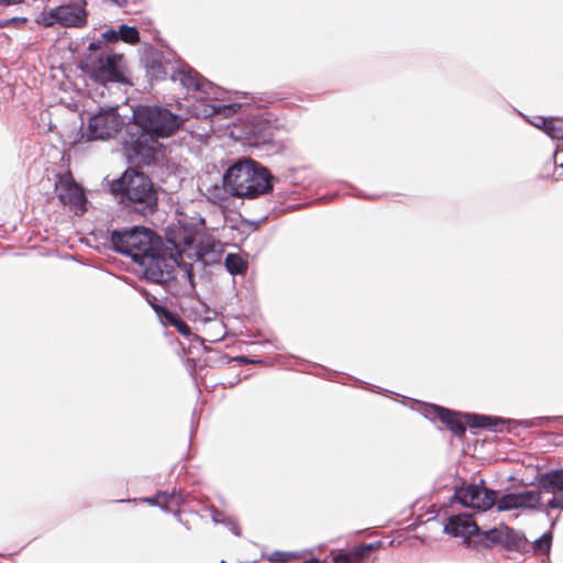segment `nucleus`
<instances>
[{"instance_id": "nucleus-1", "label": "nucleus", "mask_w": 563, "mask_h": 563, "mask_svg": "<svg viewBox=\"0 0 563 563\" xmlns=\"http://www.w3.org/2000/svg\"><path fill=\"white\" fill-rule=\"evenodd\" d=\"M181 115L157 106H139L132 121L125 125L122 151L131 164L153 165L161 144L156 139L168 137L184 123Z\"/></svg>"}, {"instance_id": "nucleus-2", "label": "nucleus", "mask_w": 563, "mask_h": 563, "mask_svg": "<svg viewBox=\"0 0 563 563\" xmlns=\"http://www.w3.org/2000/svg\"><path fill=\"white\" fill-rule=\"evenodd\" d=\"M139 265L147 282L162 286L172 296H190L195 291L191 265L181 264L180 258L169 251L164 241Z\"/></svg>"}, {"instance_id": "nucleus-3", "label": "nucleus", "mask_w": 563, "mask_h": 563, "mask_svg": "<svg viewBox=\"0 0 563 563\" xmlns=\"http://www.w3.org/2000/svg\"><path fill=\"white\" fill-rule=\"evenodd\" d=\"M273 179L267 167L250 157L234 161L222 176L224 190L243 199H256L271 192Z\"/></svg>"}, {"instance_id": "nucleus-4", "label": "nucleus", "mask_w": 563, "mask_h": 563, "mask_svg": "<svg viewBox=\"0 0 563 563\" xmlns=\"http://www.w3.org/2000/svg\"><path fill=\"white\" fill-rule=\"evenodd\" d=\"M199 229L197 225L178 221L170 223L166 229V245L170 252H175V256L181 260L183 254L194 255L207 264L214 261L222 252V244L217 241H207L206 243H197Z\"/></svg>"}, {"instance_id": "nucleus-5", "label": "nucleus", "mask_w": 563, "mask_h": 563, "mask_svg": "<svg viewBox=\"0 0 563 563\" xmlns=\"http://www.w3.org/2000/svg\"><path fill=\"white\" fill-rule=\"evenodd\" d=\"M172 79L174 81L178 80L188 91L200 92L203 98L216 101L213 103H203L201 109L195 113L197 117L210 118L220 115L222 118H230L241 108L239 103L220 102L219 96L222 95L221 88L201 77L188 65L178 67L173 74Z\"/></svg>"}, {"instance_id": "nucleus-6", "label": "nucleus", "mask_w": 563, "mask_h": 563, "mask_svg": "<svg viewBox=\"0 0 563 563\" xmlns=\"http://www.w3.org/2000/svg\"><path fill=\"white\" fill-rule=\"evenodd\" d=\"M88 48L90 53L81 62V69L86 76L103 87L107 84L126 82L122 55L100 49V42H91Z\"/></svg>"}, {"instance_id": "nucleus-7", "label": "nucleus", "mask_w": 563, "mask_h": 563, "mask_svg": "<svg viewBox=\"0 0 563 563\" xmlns=\"http://www.w3.org/2000/svg\"><path fill=\"white\" fill-rule=\"evenodd\" d=\"M120 199L124 207L147 216L157 208V192L150 177L133 169L126 170L119 180Z\"/></svg>"}, {"instance_id": "nucleus-8", "label": "nucleus", "mask_w": 563, "mask_h": 563, "mask_svg": "<svg viewBox=\"0 0 563 563\" xmlns=\"http://www.w3.org/2000/svg\"><path fill=\"white\" fill-rule=\"evenodd\" d=\"M110 242L117 253L126 255L139 264L163 240L151 229L144 227H132L123 230H114L111 233Z\"/></svg>"}, {"instance_id": "nucleus-9", "label": "nucleus", "mask_w": 563, "mask_h": 563, "mask_svg": "<svg viewBox=\"0 0 563 563\" xmlns=\"http://www.w3.org/2000/svg\"><path fill=\"white\" fill-rule=\"evenodd\" d=\"M125 124L124 119L119 114L118 107L99 108V110L89 117L86 132L81 137L87 141L109 140Z\"/></svg>"}, {"instance_id": "nucleus-10", "label": "nucleus", "mask_w": 563, "mask_h": 563, "mask_svg": "<svg viewBox=\"0 0 563 563\" xmlns=\"http://www.w3.org/2000/svg\"><path fill=\"white\" fill-rule=\"evenodd\" d=\"M86 4V0H77L48 11H43L37 22L44 26H52L58 23L65 27H81L87 23Z\"/></svg>"}, {"instance_id": "nucleus-11", "label": "nucleus", "mask_w": 563, "mask_h": 563, "mask_svg": "<svg viewBox=\"0 0 563 563\" xmlns=\"http://www.w3.org/2000/svg\"><path fill=\"white\" fill-rule=\"evenodd\" d=\"M456 499L465 507L486 511L496 504V492L481 485H467L455 492Z\"/></svg>"}, {"instance_id": "nucleus-12", "label": "nucleus", "mask_w": 563, "mask_h": 563, "mask_svg": "<svg viewBox=\"0 0 563 563\" xmlns=\"http://www.w3.org/2000/svg\"><path fill=\"white\" fill-rule=\"evenodd\" d=\"M59 201L68 206L76 214L86 211V197L82 189L70 177H60L55 187Z\"/></svg>"}, {"instance_id": "nucleus-13", "label": "nucleus", "mask_w": 563, "mask_h": 563, "mask_svg": "<svg viewBox=\"0 0 563 563\" xmlns=\"http://www.w3.org/2000/svg\"><path fill=\"white\" fill-rule=\"evenodd\" d=\"M541 504L540 490H525L520 493H510L496 500L499 511H507L519 508L537 509Z\"/></svg>"}, {"instance_id": "nucleus-14", "label": "nucleus", "mask_w": 563, "mask_h": 563, "mask_svg": "<svg viewBox=\"0 0 563 563\" xmlns=\"http://www.w3.org/2000/svg\"><path fill=\"white\" fill-rule=\"evenodd\" d=\"M426 417L439 419L456 437L464 435L466 431V422L456 412L449 409L432 405L427 409Z\"/></svg>"}, {"instance_id": "nucleus-15", "label": "nucleus", "mask_w": 563, "mask_h": 563, "mask_svg": "<svg viewBox=\"0 0 563 563\" xmlns=\"http://www.w3.org/2000/svg\"><path fill=\"white\" fill-rule=\"evenodd\" d=\"M444 532L453 537L470 538L477 537L478 526L468 516H452L444 526Z\"/></svg>"}, {"instance_id": "nucleus-16", "label": "nucleus", "mask_w": 563, "mask_h": 563, "mask_svg": "<svg viewBox=\"0 0 563 563\" xmlns=\"http://www.w3.org/2000/svg\"><path fill=\"white\" fill-rule=\"evenodd\" d=\"M507 551L526 554L530 552V544L525 533L508 526L505 528L503 545Z\"/></svg>"}, {"instance_id": "nucleus-17", "label": "nucleus", "mask_w": 563, "mask_h": 563, "mask_svg": "<svg viewBox=\"0 0 563 563\" xmlns=\"http://www.w3.org/2000/svg\"><path fill=\"white\" fill-rule=\"evenodd\" d=\"M154 311L164 327H173L186 338L191 335L190 327L176 312L163 306L154 307Z\"/></svg>"}, {"instance_id": "nucleus-18", "label": "nucleus", "mask_w": 563, "mask_h": 563, "mask_svg": "<svg viewBox=\"0 0 563 563\" xmlns=\"http://www.w3.org/2000/svg\"><path fill=\"white\" fill-rule=\"evenodd\" d=\"M538 487L544 493L553 495L563 492V468L541 474L538 479Z\"/></svg>"}, {"instance_id": "nucleus-19", "label": "nucleus", "mask_w": 563, "mask_h": 563, "mask_svg": "<svg viewBox=\"0 0 563 563\" xmlns=\"http://www.w3.org/2000/svg\"><path fill=\"white\" fill-rule=\"evenodd\" d=\"M382 544V541L362 544L347 553L339 554L334 560L336 563H362L363 558L368 552L379 549Z\"/></svg>"}, {"instance_id": "nucleus-20", "label": "nucleus", "mask_w": 563, "mask_h": 563, "mask_svg": "<svg viewBox=\"0 0 563 563\" xmlns=\"http://www.w3.org/2000/svg\"><path fill=\"white\" fill-rule=\"evenodd\" d=\"M506 525H499L486 531L477 532V543L484 548H492L494 545H503L504 532Z\"/></svg>"}, {"instance_id": "nucleus-21", "label": "nucleus", "mask_w": 563, "mask_h": 563, "mask_svg": "<svg viewBox=\"0 0 563 563\" xmlns=\"http://www.w3.org/2000/svg\"><path fill=\"white\" fill-rule=\"evenodd\" d=\"M464 420L471 428L484 429H496L499 424H504L506 422V420L501 418L477 413H465Z\"/></svg>"}, {"instance_id": "nucleus-22", "label": "nucleus", "mask_w": 563, "mask_h": 563, "mask_svg": "<svg viewBox=\"0 0 563 563\" xmlns=\"http://www.w3.org/2000/svg\"><path fill=\"white\" fill-rule=\"evenodd\" d=\"M224 266L229 274L244 275L249 267L247 258L241 254L229 253L224 258Z\"/></svg>"}, {"instance_id": "nucleus-23", "label": "nucleus", "mask_w": 563, "mask_h": 563, "mask_svg": "<svg viewBox=\"0 0 563 563\" xmlns=\"http://www.w3.org/2000/svg\"><path fill=\"white\" fill-rule=\"evenodd\" d=\"M543 131L553 140H563V120L560 118H540Z\"/></svg>"}, {"instance_id": "nucleus-24", "label": "nucleus", "mask_w": 563, "mask_h": 563, "mask_svg": "<svg viewBox=\"0 0 563 563\" xmlns=\"http://www.w3.org/2000/svg\"><path fill=\"white\" fill-rule=\"evenodd\" d=\"M161 498L162 509H166L169 505L179 506L185 501L180 490L173 489L172 492H158Z\"/></svg>"}, {"instance_id": "nucleus-25", "label": "nucleus", "mask_w": 563, "mask_h": 563, "mask_svg": "<svg viewBox=\"0 0 563 563\" xmlns=\"http://www.w3.org/2000/svg\"><path fill=\"white\" fill-rule=\"evenodd\" d=\"M551 543L552 533L545 532L530 545V550L532 549L534 554H547L551 550Z\"/></svg>"}, {"instance_id": "nucleus-26", "label": "nucleus", "mask_w": 563, "mask_h": 563, "mask_svg": "<svg viewBox=\"0 0 563 563\" xmlns=\"http://www.w3.org/2000/svg\"><path fill=\"white\" fill-rule=\"evenodd\" d=\"M119 40L129 43L135 44L140 40V33L136 27L129 26L126 24L120 25L118 30Z\"/></svg>"}, {"instance_id": "nucleus-27", "label": "nucleus", "mask_w": 563, "mask_h": 563, "mask_svg": "<svg viewBox=\"0 0 563 563\" xmlns=\"http://www.w3.org/2000/svg\"><path fill=\"white\" fill-rule=\"evenodd\" d=\"M118 41H119L118 30L109 29L101 34V40H99L98 42H100V49H103L102 43H114Z\"/></svg>"}, {"instance_id": "nucleus-28", "label": "nucleus", "mask_w": 563, "mask_h": 563, "mask_svg": "<svg viewBox=\"0 0 563 563\" xmlns=\"http://www.w3.org/2000/svg\"><path fill=\"white\" fill-rule=\"evenodd\" d=\"M559 495H554L548 503L547 507L551 509H561L563 510V492L558 493Z\"/></svg>"}, {"instance_id": "nucleus-29", "label": "nucleus", "mask_w": 563, "mask_h": 563, "mask_svg": "<svg viewBox=\"0 0 563 563\" xmlns=\"http://www.w3.org/2000/svg\"><path fill=\"white\" fill-rule=\"evenodd\" d=\"M141 294L143 295V297L145 298V300L147 301V303L154 309V307L156 306H161L158 303V299L152 295L151 292H148L147 290H141Z\"/></svg>"}, {"instance_id": "nucleus-30", "label": "nucleus", "mask_w": 563, "mask_h": 563, "mask_svg": "<svg viewBox=\"0 0 563 563\" xmlns=\"http://www.w3.org/2000/svg\"><path fill=\"white\" fill-rule=\"evenodd\" d=\"M211 517H212V521H213L214 523H222V525H223V523H227V521H225V520H227L228 518H225V517H224V515H223L221 511H219L218 509L212 508V510H211Z\"/></svg>"}, {"instance_id": "nucleus-31", "label": "nucleus", "mask_w": 563, "mask_h": 563, "mask_svg": "<svg viewBox=\"0 0 563 563\" xmlns=\"http://www.w3.org/2000/svg\"><path fill=\"white\" fill-rule=\"evenodd\" d=\"M227 523H223L224 526L229 527V529L235 534V536H240L241 531H240V528L239 526L233 522L230 518H228L227 520Z\"/></svg>"}, {"instance_id": "nucleus-32", "label": "nucleus", "mask_w": 563, "mask_h": 563, "mask_svg": "<svg viewBox=\"0 0 563 563\" xmlns=\"http://www.w3.org/2000/svg\"><path fill=\"white\" fill-rule=\"evenodd\" d=\"M287 556H288V554H286V553H283V552H274V553L271 555L269 560H271V562H272V563H275V562H277V561H285Z\"/></svg>"}, {"instance_id": "nucleus-33", "label": "nucleus", "mask_w": 563, "mask_h": 563, "mask_svg": "<svg viewBox=\"0 0 563 563\" xmlns=\"http://www.w3.org/2000/svg\"><path fill=\"white\" fill-rule=\"evenodd\" d=\"M145 501L151 505H157L162 508V503H161V498L158 497V493L153 497L145 498Z\"/></svg>"}, {"instance_id": "nucleus-34", "label": "nucleus", "mask_w": 563, "mask_h": 563, "mask_svg": "<svg viewBox=\"0 0 563 563\" xmlns=\"http://www.w3.org/2000/svg\"><path fill=\"white\" fill-rule=\"evenodd\" d=\"M23 0H0V4L9 5L13 3H21Z\"/></svg>"}, {"instance_id": "nucleus-35", "label": "nucleus", "mask_w": 563, "mask_h": 563, "mask_svg": "<svg viewBox=\"0 0 563 563\" xmlns=\"http://www.w3.org/2000/svg\"><path fill=\"white\" fill-rule=\"evenodd\" d=\"M540 118H541V117H537V118L534 119V121L532 122V124H533L536 128L543 130V125H542V124H541V122L539 121V119H540Z\"/></svg>"}, {"instance_id": "nucleus-36", "label": "nucleus", "mask_w": 563, "mask_h": 563, "mask_svg": "<svg viewBox=\"0 0 563 563\" xmlns=\"http://www.w3.org/2000/svg\"><path fill=\"white\" fill-rule=\"evenodd\" d=\"M242 361H243L244 363H253V362H254V361L247 360V358H245V357H242Z\"/></svg>"}, {"instance_id": "nucleus-37", "label": "nucleus", "mask_w": 563, "mask_h": 563, "mask_svg": "<svg viewBox=\"0 0 563 563\" xmlns=\"http://www.w3.org/2000/svg\"><path fill=\"white\" fill-rule=\"evenodd\" d=\"M559 166H560L561 168H563V163L559 164Z\"/></svg>"}, {"instance_id": "nucleus-38", "label": "nucleus", "mask_w": 563, "mask_h": 563, "mask_svg": "<svg viewBox=\"0 0 563 563\" xmlns=\"http://www.w3.org/2000/svg\"><path fill=\"white\" fill-rule=\"evenodd\" d=\"M221 563H227V562L222 560Z\"/></svg>"}]
</instances>
